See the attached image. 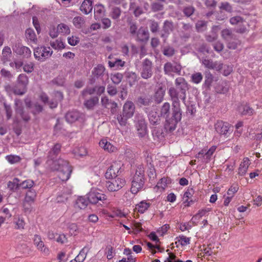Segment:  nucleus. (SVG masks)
Here are the masks:
<instances>
[{"mask_svg": "<svg viewBox=\"0 0 262 262\" xmlns=\"http://www.w3.org/2000/svg\"><path fill=\"white\" fill-rule=\"evenodd\" d=\"M47 165L51 170L59 171L58 176L61 180L67 181L70 178L72 169L67 161L61 159L56 161L49 160L47 162Z\"/></svg>", "mask_w": 262, "mask_h": 262, "instance_id": "1", "label": "nucleus"}, {"mask_svg": "<svg viewBox=\"0 0 262 262\" xmlns=\"http://www.w3.org/2000/svg\"><path fill=\"white\" fill-rule=\"evenodd\" d=\"M176 84L178 88L181 90V94L179 97L177 92L174 88L171 87L169 89L168 93L172 101V105L179 104V98L183 100H185V91L187 88V84L184 79L182 77H179L176 79Z\"/></svg>", "mask_w": 262, "mask_h": 262, "instance_id": "2", "label": "nucleus"}, {"mask_svg": "<svg viewBox=\"0 0 262 262\" xmlns=\"http://www.w3.org/2000/svg\"><path fill=\"white\" fill-rule=\"evenodd\" d=\"M144 170L143 167H140L136 170L132 181L130 192L136 194L141 190L144 183Z\"/></svg>", "mask_w": 262, "mask_h": 262, "instance_id": "3", "label": "nucleus"}, {"mask_svg": "<svg viewBox=\"0 0 262 262\" xmlns=\"http://www.w3.org/2000/svg\"><path fill=\"white\" fill-rule=\"evenodd\" d=\"M29 80L28 77L24 74H20L17 78L18 84H19V88H12L10 85H6L5 90L8 93L11 94L12 92L16 95H23L26 91V87L28 84Z\"/></svg>", "mask_w": 262, "mask_h": 262, "instance_id": "4", "label": "nucleus"}, {"mask_svg": "<svg viewBox=\"0 0 262 262\" xmlns=\"http://www.w3.org/2000/svg\"><path fill=\"white\" fill-rule=\"evenodd\" d=\"M135 110V105L132 101H128L126 102L123 107L122 115H119L117 117L119 123L121 125H125L127 120L133 116Z\"/></svg>", "mask_w": 262, "mask_h": 262, "instance_id": "5", "label": "nucleus"}, {"mask_svg": "<svg viewBox=\"0 0 262 262\" xmlns=\"http://www.w3.org/2000/svg\"><path fill=\"white\" fill-rule=\"evenodd\" d=\"M89 202L92 204H97L99 201L102 202L104 206H107L109 203L106 202V196L100 192V190L96 188H92L87 194Z\"/></svg>", "mask_w": 262, "mask_h": 262, "instance_id": "6", "label": "nucleus"}, {"mask_svg": "<svg viewBox=\"0 0 262 262\" xmlns=\"http://www.w3.org/2000/svg\"><path fill=\"white\" fill-rule=\"evenodd\" d=\"M110 179V181L106 182V187L111 192L118 191L126 184L125 179L122 177L117 176Z\"/></svg>", "mask_w": 262, "mask_h": 262, "instance_id": "7", "label": "nucleus"}, {"mask_svg": "<svg viewBox=\"0 0 262 262\" xmlns=\"http://www.w3.org/2000/svg\"><path fill=\"white\" fill-rule=\"evenodd\" d=\"M135 127L138 136L140 138H145L147 136L148 130L147 124L145 119L142 117H138L135 123Z\"/></svg>", "mask_w": 262, "mask_h": 262, "instance_id": "8", "label": "nucleus"}, {"mask_svg": "<svg viewBox=\"0 0 262 262\" xmlns=\"http://www.w3.org/2000/svg\"><path fill=\"white\" fill-rule=\"evenodd\" d=\"M52 50L50 47H41L37 48L34 52V55L38 60L43 61L49 58L52 54Z\"/></svg>", "mask_w": 262, "mask_h": 262, "instance_id": "9", "label": "nucleus"}, {"mask_svg": "<svg viewBox=\"0 0 262 262\" xmlns=\"http://www.w3.org/2000/svg\"><path fill=\"white\" fill-rule=\"evenodd\" d=\"M55 100L48 101V98L47 95L45 93H41L40 95V98L43 102L47 103L50 107L55 108L57 106L58 101H61L63 98V95L61 93L59 92H56L54 93Z\"/></svg>", "mask_w": 262, "mask_h": 262, "instance_id": "10", "label": "nucleus"}, {"mask_svg": "<svg viewBox=\"0 0 262 262\" xmlns=\"http://www.w3.org/2000/svg\"><path fill=\"white\" fill-rule=\"evenodd\" d=\"M121 165L122 164L120 161H115L113 162L105 172V178L107 179H110L111 178L117 177V174L119 173L121 169Z\"/></svg>", "mask_w": 262, "mask_h": 262, "instance_id": "11", "label": "nucleus"}, {"mask_svg": "<svg viewBox=\"0 0 262 262\" xmlns=\"http://www.w3.org/2000/svg\"><path fill=\"white\" fill-rule=\"evenodd\" d=\"M152 75V62L148 59H145L142 65L141 77L144 79H148Z\"/></svg>", "mask_w": 262, "mask_h": 262, "instance_id": "12", "label": "nucleus"}, {"mask_svg": "<svg viewBox=\"0 0 262 262\" xmlns=\"http://www.w3.org/2000/svg\"><path fill=\"white\" fill-rule=\"evenodd\" d=\"M230 23L232 25H237L238 27L237 28V32L244 33L246 31L247 23L240 16L232 17L230 19Z\"/></svg>", "mask_w": 262, "mask_h": 262, "instance_id": "13", "label": "nucleus"}, {"mask_svg": "<svg viewBox=\"0 0 262 262\" xmlns=\"http://www.w3.org/2000/svg\"><path fill=\"white\" fill-rule=\"evenodd\" d=\"M13 50L16 54L24 56L25 57L28 58L31 55V51L30 49L21 45H16L13 47Z\"/></svg>", "mask_w": 262, "mask_h": 262, "instance_id": "14", "label": "nucleus"}, {"mask_svg": "<svg viewBox=\"0 0 262 262\" xmlns=\"http://www.w3.org/2000/svg\"><path fill=\"white\" fill-rule=\"evenodd\" d=\"M179 105V104H178L177 105H172L173 107L172 114L173 119L172 121L173 122V126L170 127V129H174L176 124L181 119V113Z\"/></svg>", "mask_w": 262, "mask_h": 262, "instance_id": "15", "label": "nucleus"}, {"mask_svg": "<svg viewBox=\"0 0 262 262\" xmlns=\"http://www.w3.org/2000/svg\"><path fill=\"white\" fill-rule=\"evenodd\" d=\"M215 129L217 133L221 135H226L229 132V124L218 121L214 125Z\"/></svg>", "mask_w": 262, "mask_h": 262, "instance_id": "16", "label": "nucleus"}, {"mask_svg": "<svg viewBox=\"0 0 262 262\" xmlns=\"http://www.w3.org/2000/svg\"><path fill=\"white\" fill-rule=\"evenodd\" d=\"M180 70L181 66L176 63L172 64L168 62L164 66V71L167 74H171V73H179Z\"/></svg>", "mask_w": 262, "mask_h": 262, "instance_id": "17", "label": "nucleus"}, {"mask_svg": "<svg viewBox=\"0 0 262 262\" xmlns=\"http://www.w3.org/2000/svg\"><path fill=\"white\" fill-rule=\"evenodd\" d=\"M99 145L104 150L109 152H114L117 150V148L108 142L106 139H102L99 142Z\"/></svg>", "mask_w": 262, "mask_h": 262, "instance_id": "18", "label": "nucleus"}, {"mask_svg": "<svg viewBox=\"0 0 262 262\" xmlns=\"http://www.w3.org/2000/svg\"><path fill=\"white\" fill-rule=\"evenodd\" d=\"M72 193V187H68L64 188L61 194H59L57 198V202H62L67 200L71 194Z\"/></svg>", "mask_w": 262, "mask_h": 262, "instance_id": "19", "label": "nucleus"}, {"mask_svg": "<svg viewBox=\"0 0 262 262\" xmlns=\"http://www.w3.org/2000/svg\"><path fill=\"white\" fill-rule=\"evenodd\" d=\"M216 149V147L214 146H212L206 152V150H202L201 152H200L198 155V158L203 157L204 160V162H207L208 160H209L211 157L212 156L214 152Z\"/></svg>", "mask_w": 262, "mask_h": 262, "instance_id": "20", "label": "nucleus"}, {"mask_svg": "<svg viewBox=\"0 0 262 262\" xmlns=\"http://www.w3.org/2000/svg\"><path fill=\"white\" fill-rule=\"evenodd\" d=\"M81 114L79 112L73 111L69 112L66 115V119L67 121L70 123H73L76 121L78 120L80 117Z\"/></svg>", "mask_w": 262, "mask_h": 262, "instance_id": "21", "label": "nucleus"}, {"mask_svg": "<svg viewBox=\"0 0 262 262\" xmlns=\"http://www.w3.org/2000/svg\"><path fill=\"white\" fill-rule=\"evenodd\" d=\"M93 0H84L80 6V10L85 14L90 13L93 9Z\"/></svg>", "mask_w": 262, "mask_h": 262, "instance_id": "22", "label": "nucleus"}, {"mask_svg": "<svg viewBox=\"0 0 262 262\" xmlns=\"http://www.w3.org/2000/svg\"><path fill=\"white\" fill-rule=\"evenodd\" d=\"M190 238L184 235H180L175 238V245L177 247L185 246L190 244Z\"/></svg>", "mask_w": 262, "mask_h": 262, "instance_id": "23", "label": "nucleus"}, {"mask_svg": "<svg viewBox=\"0 0 262 262\" xmlns=\"http://www.w3.org/2000/svg\"><path fill=\"white\" fill-rule=\"evenodd\" d=\"M249 165L250 161L249 159L248 158H244L238 168V174L241 176L245 175L247 172Z\"/></svg>", "mask_w": 262, "mask_h": 262, "instance_id": "24", "label": "nucleus"}, {"mask_svg": "<svg viewBox=\"0 0 262 262\" xmlns=\"http://www.w3.org/2000/svg\"><path fill=\"white\" fill-rule=\"evenodd\" d=\"M88 205L87 200L83 196H79L75 201L74 207L79 209H83Z\"/></svg>", "mask_w": 262, "mask_h": 262, "instance_id": "25", "label": "nucleus"}, {"mask_svg": "<svg viewBox=\"0 0 262 262\" xmlns=\"http://www.w3.org/2000/svg\"><path fill=\"white\" fill-rule=\"evenodd\" d=\"M105 90V87L103 86H96L93 88H88L85 91L83 92V95L85 93H88L89 94H97V95H101L102 94Z\"/></svg>", "mask_w": 262, "mask_h": 262, "instance_id": "26", "label": "nucleus"}, {"mask_svg": "<svg viewBox=\"0 0 262 262\" xmlns=\"http://www.w3.org/2000/svg\"><path fill=\"white\" fill-rule=\"evenodd\" d=\"M90 248L89 246L84 247L79 252L78 255L75 258L78 262H83Z\"/></svg>", "mask_w": 262, "mask_h": 262, "instance_id": "27", "label": "nucleus"}, {"mask_svg": "<svg viewBox=\"0 0 262 262\" xmlns=\"http://www.w3.org/2000/svg\"><path fill=\"white\" fill-rule=\"evenodd\" d=\"M61 145L59 144H56L52 150L49 152V159L47 162L49 161H56L58 160H54V159L56 157V156L59 152L60 150Z\"/></svg>", "mask_w": 262, "mask_h": 262, "instance_id": "28", "label": "nucleus"}, {"mask_svg": "<svg viewBox=\"0 0 262 262\" xmlns=\"http://www.w3.org/2000/svg\"><path fill=\"white\" fill-rule=\"evenodd\" d=\"M15 104L16 105V112L17 114L16 118H17V115H19L22 119L25 121H28L29 119V117L28 115H25L23 114V112L20 108L21 105V102L19 100H16L15 101Z\"/></svg>", "mask_w": 262, "mask_h": 262, "instance_id": "29", "label": "nucleus"}, {"mask_svg": "<svg viewBox=\"0 0 262 262\" xmlns=\"http://www.w3.org/2000/svg\"><path fill=\"white\" fill-rule=\"evenodd\" d=\"M165 89L162 87H160L156 91L154 98L157 103H160L163 99L165 95Z\"/></svg>", "mask_w": 262, "mask_h": 262, "instance_id": "30", "label": "nucleus"}, {"mask_svg": "<svg viewBox=\"0 0 262 262\" xmlns=\"http://www.w3.org/2000/svg\"><path fill=\"white\" fill-rule=\"evenodd\" d=\"M36 192L34 190H30L26 193L24 201V204L26 203L31 204L34 202L36 198Z\"/></svg>", "mask_w": 262, "mask_h": 262, "instance_id": "31", "label": "nucleus"}, {"mask_svg": "<svg viewBox=\"0 0 262 262\" xmlns=\"http://www.w3.org/2000/svg\"><path fill=\"white\" fill-rule=\"evenodd\" d=\"M73 153L77 158H79L86 156L88 154V151L85 147L81 146L75 148L73 150Z\"/></svg>", "mask_w": 262, "mask_h": 262, "instance_id": "32", "label": "nucleus"}, {"mask_svg": "<svg viewBox=\"0 0 262 262\" xmlns=\"http://www.w3.org/2000/svg\"><path fill=\"white\" fill-rule=\"evenodd\" d=\"M26 37L28 40L31 42L36 43L37 38L34 30L32 29L29 28L26 31Z\"/></svg>", "mask_w": 262, "mask_h": 262, "instance_id": "33", "label": "nucleus"}, {"mask_svg": "<svg viewBox=\"0 0 262 262\" xmlns=\"http://www.w3.org/2000/svg\"><path fill=\"white\" fill-rule=\"evenodd\" d=\"M59 34L62 35H68L70 33V29L69 27L63 23H61L57 26Z\"/></svg>", "mask_w": 262, "mask_h": 262, "instance_id": "34", "label": "nucleus"}, {"mask_svg": "<svg viewBox=\"0 0 262 262\" xmlns=\"http://www.w3.org/2000/svg\"><path fill=\"white\" fill-rule=\"evenodd\" d=\"M26 104L28 107L32 108V111L33 114H36L42 111V107L37 104H31V102L28 100H26Z\"/></svg>", "mask_w": 262, "mask_h": 262, "instance_id": "35", "label": "nucleus"}, {"mask_svg": "<svg viewBox=\"0 0 262 262\" xmlns=\"http://www.w3.org/2000/svg\"><path fill=\"white\" fill-rule=\"evenodd\" d=\"M137 38L141 41L147 40L148 38V32L145 29L141 28L137 34Z\"/></svg>", "mask_w": 262, "mask_h": 262, "instance_id": "36", "label": "nucleus"}, {"mask_svg": "<svg viewBox=\"0 0 262 262\" xmlns=\"http://www.w3.org/2000/svg\"><path fill=\"white\" fill-rule=\"evenodd\" d=\"M170 183V179L167 178H162L157 183V187L160 191L165 189L167 185Z\"/></svg>", "mask_w": 262, "mask_h": 262, "instance_id": "37", "label": "nucleus"}, {"mask_svg": "<svg viewBox=\"0 0 262 262\" xmlns=\"http://www.w3.org/2000/svg\"><path fill=\"white\" fill-rule=\"evenodd\" d=\"M108 63L110 67L115 68L117 70L123 67L125 62L120 59H117L115 61H108Z\"/></svg>", "mask_w": 262, "mask_h": 262, "instance_id": "38", "label": "nucleus"}, {"mask_svg": "<svg viewBox=\"0 0 262 262\" xmlns=\"http://www.w3.org/2000/svg\"><path fill=\"white\" fill-rule=\"evenodd\" d=\"M149 203L147 202L141 201L136 205V209L138 210L139 212L143 213L149 208Z\"/></svg>", "mask_w": 262, "mask_h": 262, "instance_id": "39", "label": "nucleus"}, {"mask_svg": "<svg viewBox=\"0 0 262 262\" xmlns=\"http://www.w3.org/2000/svg\"><path fill=\"white\" fill-rule=\"evenodd\" d=\"M85 23L84 18L81 16L75 17L73 19V24L77 28H81Z\"/></svg>", "mask_w": 262, "mask_h": 262, "instance_id": "40", "label": "nucleus"}, {"mask_svg": "<svg viewBox=\"0 0 262 262\" xmlns=\"http://www.w3.org/2000/svg\"><path fill=\"white\" fill-rule=\"evenodd\" d=\"M105 11L104 8L101 4L96 5L94 8L95 16L98 18L103 15Z\"/></svg>", "mask_w": 262, "mask_h": 262, "instance_id": "41", "label": "nucleus"}, {"mask_svg": "<svg viewBox=\"0 0 262 262\" xmlns=\"http://www.w3.org/2000/svg\"><path fill=\"white\" fill-rule=\"evenodd\" d=\"M238 112L242 115H251L252 110L247 105H241L238 108Z\"/></svg>", "mask_w": 262, "mask_h": 262, "instance_id": "42", "label": "nucleus"}, {"mask_svg": "<svg viewBox=\"0 0 262 262\" xmlns=\"http://www.w3.org/2000/svg\"><path fill=\"white\" fill-rule=\"evenodd\" d=\"M12 54L11 48L9 47H5L2 51L3 59L4 61H8Z\"/></svg>", "mask_w": 262, "mask_h": 262, "instance_id": "43", "label": "nucleus"}, {"mask_svg": "<svg viewBox=\"0 0 262 262\" xmlns=\"http://www.w3.org/2000/svg\"><path fill=\"white\" fill-rule=\"evenodd\" d=\"M104 71V67L102 64H99L94 69L93 74L97 77L100 76L103 74Z\"/></svg>", "mask_w": 262, "mask_h": 262, "instance_id": "44", "label": "nucleus"}, {"mask_svg": "<svg viewBox=\"0 0 262 262\" xmlns=\"http://www.w3.org/2000/svg\"><path fill=\"white\" fill-rule=\"evenodd\" d=\"M194 194V190L192 188L188 187L185 191L183 195V199L185 203H189V200L192 196Z\"/></svg>", "mask_w": 262, "mask_h": 262, "instance_id": "45", "label": "nucleus"}, {"mask_svg": "<svg viewBox=\"0 0 262 262\" xmlns=\"http://www.w3.org/2000/svg\"><path fill=\"white\" fill-rule=\"evenodd\" d=\"M34 243L39 250L43 251L44 244L41 239L40 236L37 235H35L34 237ZM43 251H45V249L43 250Z\"/></svg>", "mask_w": 262, "mask_h": 262, "instance_id": "46", "label": "nucleus"}, {"mask_svg": "<svg viewBox=\"0 0 262 262\" xmlns=\"http://www.w3.org/2000/svg\"><path fill=\"white\" fill-rule=\"evenodd\" d=\"M98 97H94L89 100H86L85 103V106L89 109L93 108L98 102Z\"/></svg>", "mask_w": 262, "mask_h": 262, "instance_id": "47", "label": "nucleus"}, {"mask_svg": "<svg viewBox=\"0 0 262 262\" xmlns=\"http://www.w3.org/2000/svg\"><path fill=\"white\" fill-rule=\"evenodd\" d=\"M148 118L150 122L152 124L158 123L160 118L156 112H151L148 114Z\"/></svg>", "mask_w": 262, "mask_h": 262, "instance_id": "48", "label": "nucleus"}, {"mask_svg": "<svg viewBox=\"0 0 262 262\" xmlns=\"http://www.w3.org/2000/svg\"><path fill=\"white\" fill-rule=\"evenodd\" d=\"M51 46L55 49H62L64 48V42L61 39H57L51 42Z\"/></svg>", "mask_w": 262, "mask_h": 262, "instance_id": "49", "label": "nucleus"}, {"mask_svg": "<svg viewBox=\"0 0 262 262\" xmlns=\"http://www.w3.org/2000/svg\"><path fill=\"white\" fill-rule=\"evenodd\" d=\"M238 189L239 187L237 184H234L232 185L227 191V195L233 198L234 194L237 192Z\"/></svg>", "mask_w": 262, "mask_h": 262, "instance_id": "50", "label": "nucleus"}, {"mask_svg": "<svg viewBox=\"0 0 262 262\" xmlns=\"http://www.w3.org/2000/svg\"><path fill=\"white\" fill-rule=\"evenodd\" d=\"M6 159L10 164H15L19 162L20 161V158L16 155H9L6 157Z\"/></svg>", "mask_w": 262, "mask_h": 262, "instance_id": "51", "label": "nucleus"}, {"mask_svg": "<svg viewBox=\"0 0 262 262\" xmlns=\"http://www.w3.org/2000/svg\"><path fill=\"white\" fill-rule=\"evenodd\" d=\"M19 185V180L17 178H15L12 181H10L8 183V187L10 190H16Z\"/></svg>", "mask_w": 262, "mask_h": 262, "instance_id": "52", "label": "nucleus"}, {"mask_svg": "<svg viewBox=\"0 0 262 262\" xmlns=\"http://www.w3.org/2000/svg\"><path fill=\"white\" fill-rule=\"evenodd\" d=\"M130 10L133 11L136 16H138L143 13V11L139 7H136L135 4L133 2H131L130 5Z\"/></svg>", "mask_w": 262, "mask_h": 262, "instance_id": "53", "label": "nucleus"}, {"mask_svg": "<svg viewBox=\"0 0 262 262\" xmlns=\"http://www.w3.org/2000/svg\"><path fill=\"white\" fill-rule=\"evenodd\" d=\"M111 78L113 83L118 84L121 82L122 79V75L120 73H116L112 75Z\"/></svg>", "mask_w": 262, "mask_h": 262, "instance_id": "54", "label": "nucleus"}, {"mask_svg": "<svg viewBox=\"0 0 262 262\" xmlns=\"http://www.w3.org/2000/svg\"><path fill=\"white\" fill-rule=\"evenodd\" d=\"M202 75L200 73H194L191 76L193 82L196 84L199 83L202 81Z\"/></svg>", "mask_w": 262, "mask_h": 262, "instance_id": "55", "label": "nucleus"}, {"mask_svg": "<svg viewBox=\"0 0 262 262\" xmlns=\"http://www.w3.org/2000/svg\"><path fill=\"white\" fill-rule=\"evenodd\" d=\"M220 8L221 11L225 10L228 12H231L232 11L231 6L227 2L222 3Z\"/></svg>", "mask_w": 262, "mask_h": 262, "instance_id": "56", "label": "nucleus"}, {"mask_svg": "<svg viewBox=\"0 0 262 262\" xmlns=\"http://www.w3.org/2000/svg\"><path fill=\"white\" fill-rule=\"evenodd\" d=\"M68 43L72 46H76L79 42V38L76 36H72L68 38Z\"/></svg>", "mask_w": 262, "mask_h": 262, "instance_id": "57", "label": "nucleus"}, {"mask_svg": "<svg viewBox=\"0 0 262 262\" xmlns=\"http://www.w3.org/2000/svg\"><path fill=\"white\" fill-rule=\"evenodd\" d=\"M121 14V11L118 8H114L113 9L111 14V16L113 19H118Z\"/></svg>", "mask_w": 262, "mask_h": 262, "instance_id": "58", "label": "nucleus"}, {"mask_svg": "<svg viewBox=\"0 0 262 262\" xmlns=\"http://www.w3.org/2000/svg\"><path fill=\"white\" fill-rule=\"evenodd\" d=\"M168 262H192L190 260H187L185 261H183L180 259H176V256L172 253H169L168 257L167 258Z\"/></svg>", "mask_w": 262, "mask_h": 262, "instance_id": "59", "label": "nucleus"}, {"mask_svg": "<svg viewBox=\"0 0 262 262\" xmlns=\"http://www.w3.org/2000/svg\"><path fill=\"white\" fill-rule=\"evenodd\" d=\"M24 71L27 73H31L34 70V64L32 62L25 63L23 66Z\"/></svg>", "mask_w": 262, "mask_h": 262, "instance_id": "60", "label": "nucleus"}, {"mask_svg": "<svg viewBox=\"0 0 262 262\" xmlns=\"http://www.w3.org/2000/svg\"><path fill=\"white\" fill-rule=\"evenodd\" d=\"M68 228L70 234L72 235L76 233L77 230V226L75 223H70L68 225Z\"/></svg>", "mask_w": 262, "mask_h": 262, "instance_id": "61", "label": "nucleus"}, {"mask_svg": "<svg viewBox=\"0 0 262 262\" xmlns=\"http://www.w3.org/2000/svg\"><path fill=\"white\" fill-rule=\"evenodd\" d=\"M232 32L229 29H224L222 31V36L225 39H228L232 38Z\"/></svg>", "mask_w": 262, "mask_h": 262, "instance_id": "62", "label": "nucleus"}, {"mask_svg": "<svg viewBox=\"0 0 262 262\" xmlns=\"http://www.w3.org/2000/svg\"><path fill=\"white\" fill-rule=\"evenodd\" d=\"M170 104L168 102H165L163 104L161 111L162 115H166L169 111Z\"/></svg>", "mask_w": 262, "mask_h": 262, "instance_id": "63", "label": "nucleus"}, {"mask_svg": "<svg viewBox=\"0 0 262 262\" xmlns=\"http://www.w3.org/2000/svg\"><path fill=\"white\" fill-rule=\"evenodd\" d=\"M206 24L204 21H198L196 24V28L198 31H202L206 28Z\"/></svg>", "mask_w": 262, "mask_h": 262, "instance_id": "64", "label": "nucleus"}]
</instances>
